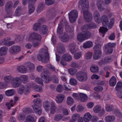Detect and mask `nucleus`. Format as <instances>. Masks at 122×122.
Returning a JSON list of instances; mask_svg holds the SVG:
<instances>
[{
    "mask_svg": "<svg viewBox=\"0 0 122 122\" xmlns=\"http://www.w3.org/2000/svg\"><path fill=\"white\" fill-rule=\"evenodd\" d=\"M79 8L81 9V11L83 12L84 17L87 21H91L92 19V15L88 11L89 7L88 1L87 0H80L79 2Z\"/></svg>",
    "mask_w": 122,
    "mask_h": 122,
    "instance_id": "obj_1",
    "label": "nucleus"
},
{
    "mask_svg": "<svg viewBox=\"0 0 122 122\" xmlns=\"http://www.w3.org/2000/svg\"><path fill=\"white\" fill-rule=\"evenodd\" d=\"M96 27V25L93 23H92L90 25H87L82 26L81 30L82 32V33L78 34L77 36V40L80 42H82L86 39L89 38L91 36V34L86 30L88 28H94Z\"/></svg>",
    "mask_w": 122,
    "mask_h": 122,
    "instance_id": "obj_2",
    "label": "nucleus"
},
{
    "mask_svg": "<svg viewBox=\"0 0 122 122\" xmlns=\"http://www.w3.org/2000/svg\"><path fill=\"white\" fill-rule=\"evenodd\" d=\"M5 83L7 84H10L14 88L18 87L21 84L20 78L17 77H14L11 75H6L4 78Z\"/></svg>",
    "mask_w": 122,
    "mask_h": 122,
    "instance_id": "obj_3",
    "label": "nucleus"
},
{
    "mask_svg": "<svg viewBox=\"0 0 122 122\" xmlns=\"http://www.w3.org/2000/svg\"><path fill=\"white\" fill-rule=\"evenodd\" d=\"M28 39L30 42L33 41V46L34 47H36L40 45L41 42V36L37 33L33 32L30 34Z\"/></svg>",
    "mask_w": 122,
    "mask_h": 122,
    "instance_id": "obj_4",
    "label": "nucleus"
},
{
    "mask_svg": "<svg viewBox=\"0 0 122 122\" xmlns=\"http://www.w3.org/2000/svg\"><path fill=\"white\" fill-rule=\"evenodd\" d=\"M40 52L37 56V59L43 63H46L49 60V56L47 49H42Z\"/></svg>",
    "mask_w": 122,
    "mask_h": 122,
    "instance_id": "obj_5",
    "label": "nucleus"
},
{
    "mask_svg": "<svg viewBox=\"0 0 122 122\" xmlns=\"http://www.w3.org/2000/svg\"><path fill=\"white\" fill-rule=\"evenodd\" d=\"M34 68V64L32 63H28L27 67L21 66H18L17 69V71L20 73H25L33 70Z\"/></svg>",
    "mask_w": 122,
    "mask_h": 122,
    "instance_id": "obj_6",
    "label": "nucleus"
},
{
    "mask_svg": "<svg viewBox=\"0 0 122 122\" xmlns=\"http://www.w3.org/2000/svg\"><path fill=\"white\" fill-rule=\"evenodd\" d=\"M76 77L77 79L79 81H84L87 79V73L86 72L79 71L76 74Z\"/></svg>",
    "mask_w": 122,
    "mask_h": 122,
    "instance_id": "obj_7",
    "label": "nucleus"
},
{
    "mask_svg": "<svg viewBox=\"0 0 122 122\" xmlns=\"http://www.w3.org/2000/svg\"><path fill=\"white\" fill-rule=\"evenodd\" d=\"M71 56L68 54H64L60 59V63L63 66H65L67 64L66 61H70L72 60Z\"/></svg>",
    "mask_w": 122,
    "mask_h": 122,
    "instance_id": "obj_8",
    "label": "nucleus"
},
{
    "mask_svg": "<svg viewBox=\"0 0 122 122\" xmlns=\"http://www.w3.org/2000/svg\"><path fill=\"white\" fill-rule=\"evenodd\" d=\"M69 21L70 22L73 23L76 20L78 16V12L76 10L71 11L68 14Z\"/></svg>",
    "mask_w": 122,
    "mask_h": 122,
    "instance_id": "obj_9",
    "label": "nucleus"
},
{
    "mask_svg": "<svg viewBox=\"0 0 122 122\" xmlns=\"http://www.w3.org/2000/svg\"><path fill=\"white\" fill-rule=\"evenodd\" d=\"M20 50V48L19 46L14 45L10 48L9 51L11 54H15L18 52Z\"/></svg>",
    "mask_w": 122,
    "mask_h": 122,
    "instance_id": "obj_10",
    "label": "nucleus"
},
{
    "mask_svg": "<svg viewBox=\"0 0 122 122\" xmlns=\"http://www.w3.org/2000/svg\"><path fill=\"white\" fill-rule=\"evenodd\" d=\"M49 72L47 71H44L41 74V77L44 79V81L46 83H48L50 81L49 77L48 75Z\"/></svg>",
    "mask_w": 122,
    "mask_h": 122,
    "instance_id": "obj_11",
    "label": "nucleus"
},
{
    "mask_svg": "<svg viewBox=\"0 0 122 122\" xmlns=\"http://www.w3.org/2000/svg\"><path fill=\"white\" fill-rule=\"evenodd\" d=\"M93 16L94 20L96 22L98 23H101V18H100V15L97 11H95L94 12Z\"/></svg>",
    "mask_w": 122,
    "mask_h": 122,
    "instance_id": "obj_12",
    "label": "nucleus"
},
{
    "mask_svg": "<svg viewBox=\"0 0 122 122\" xmlns=\"http://www.w3.org/2000/svg\"><path fill=\"white\" fill-rule=\"evenodd\" d=\"M18 99V98L17 97H15L14 98V101L11 100H10V102L6 103V105L8 108L10 109V108L11 107H13Z\"/></svg>",
    "mask_w": 122,
    "mask_h": 122,
    "instance_id": "obj_13",
    "label": "nucleus"
},
{
    "mask_svg": "<svg viewBox=\"0 0 122 122\" xmlns=\"http://www.w3.org/2000/svg\"><path fill=\"white\" fill-rule=\"evenodd\" d=\"M101 22L102 25L106 26L109 23V21L106 15H103L101 18Z\"/></svg>",
    "mask_w": 122,
    "mask_h": 122,
    "instance_id": "obj_14",
    "label": "nucleus"
},
{
    "mask_svg": "<svg viewBox=\"0 0 122 122\" xmlns=\"http://www.w3.org/2000/svg\"><path fill=\"white\" fill-rule=\"evenodd\" d=\"M5 5V11L7 13L9 14L11 12V10L12 7V3L10 1H8L6 3Z\"/></svg>",
    "mask_w": 122,
    "mask_h": 122,
    "instance_id": "obj_15",
    "label": "nucleus"
},
{
    "mask_svg": "<svg viewBox=\"0 0 122 122\" xmlns=\"http://www.w3.org/2000/svg\"><path fill=\"white\" fill-rule=\"evenodd\" d=\"M64 98L65 96L64 95L59 94L56 96L55 101L57 103H61L64 100Z\"/></svg>",
    "mask_w": 122,
    "mask_h": 122,
    "instance_id": "obj_16",
    "label": "nucleus"
},
{
    "mask_svg": "<svg viewBox=\"0 0 122 122\" xmlns=\"http://www.w3.org/2000/svg\"><path fill=\"white\" fill-rule=\"evenodd\" d=\"M83 118L85 122H89L92 117V116L89 112L86 113L83 115Z\"/></svg>",
    "mask_w": 122,
    "mask_h": 122,
    "instance_id": "obj_17",
    "label": "nucleus"
},
{
    "mask_svg": "<svg viewBox=\"0 0 122 122\" xmlns=\"http://www.w3.org/2000/svg\"><path fill=\"white\" fill-rule=\"evenodd\" d=\"M50 112L51 114H54L56 111V103L54 102H52L51 103Z\"/></svg>",
    "mask_w": 122,
    "mask_h": 122,
    "instance_id": "obj_18",
    "label": "nucleus"
},
{
    "mask_svg": "<svg viewBox=\"0 0 122 122\" xmlns=\"http://www.w3.org/2000/svg\"><path fill=\"white\" fill-rule=\"evenodd\" d=\"M115 44L113 43H109L107 45V54L111 53L113 51L112 48L115 46Z\"/></svg>",
    "mask_w": 122,
    "mask_h": 122,
    "instance_id": "obj_19",
    "label": "nucleus"
},
{
    "mask_svg": "<svg viewBox=\"0 0 122 122\" xmlns=\"http://www.w3.org/2000/svg\"><path fill=\"white\" fill-rule=\"evenodd\" d=\"M103 0H98L97 2V5L99 10L101 11L104 10L105 9L103 7Z\"/></svg>",
    "mask_w": 122,
    "mask_h": 122,
    "instance_id": "obj_20",
    "label": "nucleus"
},
{
    "mask_svg": "<svg viewBox=\"0 0 122 122\" xmlns=\"http://www.w3.org/2000/svg\"><path fill=\"white\" fill-rule=\"evenodd\" d=\"M32 107L34 111L37 114L40 115L42 113V110L41 108L38 105H34Z\"/></svg>",
    "mask_w": 122,
    "mask_h": 122,
    "instance_id": "obj_21",
    "label": "nucleus"
},
{
    "mask_svg": "<svg viewBox=\"0 0 122 122\" xmlns=\"http://www.w3.org/2000/svg\"><path fill=\"white\" fill-rule=\"evenodd\" d=\"M79 101L82 102H85L88 99L87 95L86 94L82 93H79Z\"/></svg>",
    "mask_w": 122,
    "mask_h": 122,
    "instance_id": "obj_22",
    "label": "nucleus"
},
{
    "mask_svg": "<svg viewBox=\"0 0 122 122\" xmlns=\"http://www.w3.org/2000/svg\"><path fill=\"white\" fill-rule=\"evenodd\" d=\"M115 119L114 116L110 115L106 116L104 118V120L106 122H112Z\"/></svg>",
    "mask_w": 122,
    "mask_h": 122,
    "instance_id": "obj_23",
    "label": "nucleus"
},
{
    "mask_svg": "<svg viewBox=\"0 0 122 122\" xmlns=\"http://www.w3.org/2000/svg\"><path fill=\"white\" fill-rule=\"evenodd\" d=\"M48 30V27L46 25H43L42 26L39 31L40 33L43 34H46Z\"/></svg>",
    "mask_w": 122,
    "mask_h": 122,
    "instance_id": "obj_24",
    "label": "nucleus"
},
{
    "mask_svg": "<svg viewBox=\"0 0 122 122\" xmlns=\"http://www.w3.org/2000/svg\"><path fill=\"white\" fill-rule=\"evenodd\" d=\"M101 54L102 52L101 51L95 50L93 56L94 59L95 60H96L99 59L100 58Z\"/></svg>",
    "mask_w": 122,
    "mask_h": 122,
    "instance_id": "obj_25",
    "label": "nucleus"
},
{
    "mask_svg": "<svg viewBox=\"0 0 122 122\" xmlns=\"http://www.w3.org/2000/svg\"><path fill=\"white\" fill-rule=\"evenodd\" d=\"M117 80L114 76H113L110 79L109 81V85L111 86H115L117 83Z\"/></svg>",
    "mask_w": 122,
    "mask_h": 122,
    "instance_id": "obj_26",
    "label": "nucleus"
},
{
    "mask_svg": "<svg viewBox=\"0 0 122 122\" xmlns=\"http://www.w3.org/2000/svg\"><path fill=\"white\" fill-rule=\"evenodd\" d=\"M43 107L45 111L47 112L49 110L50 106V103L48 101H46L43 102Z\"/></svg>",
    "mask_w": 122,
    "mask_h": 122,
    "instance_id": "obj_27",
    "label": "nucleus"
},
{
    "mask_svg": "<svg viewBox=\"0 0 122 122\" xmlns=\"http://www.w3.org/2000/svg\"><path fill=\"white\" fill-rule=\"evenodd\" d=\"M36 120L33 116L30 115L27 117L24 122H35Z\"/></svg>",
    "mask_w": 122,
    "mask_h": 122,
    "instance_id": "obj_28",
    "label": "nucleus"
},
{
    "mask_svg": "<svg viewBox=\"0 0 122 122\" xmlns=\"http://www.w3.org/2000/svg\"><path fill=\"white\" fill-rule=\"evenodd\" d=\"M93 43L90 41H88L85 42L83 44V47L85 48H90L92 46Z\"/></svg>",
    "mask_w": 122,
    "mask_h": 122,
    "instance_id": "obj_29",
    "label": "nucleus"
},
{
    "mask_svg": "<svg viewBox=\"0 0 122 122\" xmlns=\"http://www.w3.org/2000/svg\"><path fill=\"white\" fill-rule=\"evenodd\" d=\"M15 90L13 89L6 91L5 93L6 95L8 96H11L14 95L15 93Z\"/></svg>",
    "mask_w": 122,
    "mask_h": 122,
    "instance_id": "obj_30",
    "label": "nucleus"
},
{
    "mask_svg": "<svg viewBox=\"0 0 122 122\" xmlns=\"http://www.w3.org/2000/svg\"><path fill=\"white\" fill-rule=\"evenodd\" d=\"M80 117V115L78 113H75L72 116V119L70 121V122H75Z\"/></svg>",
    "mask_w": 122,
    "mask_h": 122,
    "instance_id": "obj_31",
    "label": "nucleus"
},
{
    "mask_svg": "<svg viewBox=\"0 0 122 122\" xmlns=\"http://www.w3.org/2000/svg\"><path fill=\"white\" fill-rule=\"evenodd\" d=\"M60 38L61 40L63 42L68 41L70 39V37L67 34H65L62 36L60 37Z\"/></svg>",
    "mask_w": 122,
    "mask_h": 122,
    "instance_id": "obj_32",
    "label": "nucleus"
},
{
    "mask_svg": "<svg viewBox=\"0 0 122 122\" xmlns=\"http://www.w3.org/2000/svg\"><path fill=\"white\" fill-rule=\"evenodd\" d=\"M8 48L5 47H3L0 48V56L4 55L7 54Z\"/></svg>",
    "mask_w": 122,
    "mask_h": 122,
    "instance_id": "obj_33",
    "label": "nucleus"
},
{
    "mask_svg": "<svg viewBox=\"0 0 122 122\" xmlns=\"http://www.w3.org/2000/svg\"><path fill=\"white\" fill-rule=\"evenodd\" d=\"M66 102L67 105L71 106L74 104V99L71 97H67Z\"/></svg>",
    "mask_w": 122,
    "mask_h": 122,
    "instance_id": "obj_34",
    "label": "nucleus"
},
{
    "mask_svg": "<svg viewBox=\"0 0 122 122\" xmlns=\"http://www.w3.org/2000/svg\"><path fill=\"white\" fill-rule=\"evenodd\" d=\"M114 107V106L112 105L107 104L106 105L105 109L107 111L111 112L113 110Z\"/></svg>",
    "mask_w": 122,
    "mask_h": 122,
    "instance_id": "obj_35",
    "label": "nucleus"
},
{
    "mask_svg": "<svg viewBox=\"0 0 122 122\" xmlns=\"http://www.w3.org/2000/svg\"><path fill=\"white\" fill-rule=\"evenodd\" d=\"M69 49L72 54H74L77 51L76 50L75 48V45L74 44L70 45L69 46Z\"/></svg>",
    "mask_w": 122,
    "mask_h": 122,
    "instance_id": "obj_36",
    "label": "nucleus"
},
{
    "mask_svg": "<svg viewBox=\"0 0 122 122\" xmlns=\"http://www.w3.org/2000/svg\"><path fill=\"white\" fill-rule=\"evenodd\" d=\"M90 70L92 72L96 73L98 71L99 68L97 66L92 65L90 67Z\"/></svg>",
    "mask_w": 122,
    "mask_h": 122,
    "instance_id": "obj_37",
    "label": "nucleus"
},
{
    "mask_svg": "<svg viewBox=\"0 0 122 122\" xmlns=\"http://www.w3.org/2000/svg\"><path fill=\"white\" fill-rule=\"evenodd\" d=\"M9 40V38H7L2 40L0 42V45H8Z\"/></svg>",
    "mask_w": 122,
    "mask_h": 122,
    "instance_id": "obj_38",
    "label": "nucleus"
},
{
    "mask_svg": "<svg viewBox=\"0 0 122 122\" xmlns=\"http://www.w3.org/2000/svg\"><path fill=\"white\" fill-rule=\"evenodd\" d=\"M29 13L31 14L34 11L35 8L33 4H29Z\"/></svg>",
    "mask_w": 122,
    "mask_h": 122,
    "instance_id": "obj_39",
    "label": "nucleus"
},
{
    "mask_svg": "<svg viewBox=\"0 0 122 122\" xmlns=\"http://www.w3.org/2000/svg\"><path fill=\"white\" fill-rule=\"evenodd\" d=\"M41 24L39 23H35L33 25V30L35 31H37L40 28Z\"/></svg>",
    "mask_w": 122,
    "mask_h": 122,
    "instance_id": "obj_40",
    "label": "nucleus"
},
{
    "mask_svg": "<svg viewBox=\"0 0 122 122\" xmlns=\"http://www.w3.org/2000/svg\"><path fill=\"white\" fill-rule=\"evenodd\" d=\"M21 78L22 81L23 83H26L28 81V77L26 75H22L21 76Z\"/></svg>",
    "mask_w": 122,
    "mask_h": 122,
    "instance_id": "obj_41",
    "label": "nucleus"
},
{
    "mask_svg": "<svg viewBox=\"0 0 122 122\" xmlns=\"http://www.w3.org/2000/svg\"><path fill=\"white\" fill-rule=\"evenodd\" d=\"M101 106L100 105H97L93 109L94 112L97 113L100 111L101 109Z\"/></svg>",
    "mask_w": 122,
    "mask_h": 122,
    "instance_id": "obj_42",
    "label": "nucleus"
},
{
    "mask_svg": "<svg viewBox=\"0 0 122 122\" xmlns=\"http://www.w3.org/2000/svg\"><path fill=\"white\" fill-rule=\"evenodd\" d=\"M63 31V29L62 24H60L58 25V27L57 29V33L59 34H61Z\"/></svg>",
    "mask_w": 122,
    "mask_h": 122,
    "instance_id": "obj_43",
    "label": "nucleus"
},
{
    "mask_svg": "<svg viewBox=\"0 0 122 122\" xmlns=\"http://www.w3.org/2000/svg\"><path fill=\"white\" fill-rule=\"evenodd\" d=\"M71 66L73 67L79 68L81 66V63L75 62H72L71 63Z\"/></svg>",
    "mask_w": 122,
    "mask_h": 122,
    "instance_id": "obj_44",
    "label": "nucleus"
},
{
    "mask_svg": "<svg viewBox=\"0 0 122 122\" xmlns=\"http://www.w3.org/2000/svg\"><path fill=\"white\" fill-rule=\"evenodd\" d=\"M63 117L62 115L61 114H57L54 117V119L56 121H59L61 120Z\"/></svg>",
    "mask_w": 122,
    "mask_h": 122,
    "instance_id": "obj_45",
    "label": "nucleus"
},
{
    "mask_svg": "<svg viewBox=\"0 0 122 122\" xmlns=\"http://www.w3.org/2000/svg\"><path fill=\"white\" fill-rule=\"evenodd\" d=\"M92 55V54L91 52H87L86 53L85 57L86 59H89L91 58Z\"/></svg>",
    "mask_w": 122,
    "mask_h": 122,
    "instance_id": "obj_46",
    "label": "nucleus"
},
{
    "mask_svg": "<svg viewBox=\"0 0 122 122\" xmlns=\"http://www.w3.org/2000/svg\"><path fill=\"white\" fill-rule=\"evenodd\" d=\"M25 117V114L24 113L20 114L18 116V119L20 120L23 121Z\"/></svg>",
    "mask_w": 122,
    "mask_h": 122,
    "instance_id": "obj_47",
    "label": "nucleus"
},
{
    "mask_svg": "<svg viewBox=\"0 0 122 122\" xmlns=\"http://www.w3.org/2000/svg\"><path fill=\"white\" fill-rule=\"evenodd\" d=\"M25 90V88L24 86L23 85H21L19 88L18 90V92L20 94H21L24 92Z\"/></svg>",
    "mask_w": 122,
    "mask_h": 122,
    "instance_id": "obj_48",
    "label": "nucleus"
},
{
    "mask_svg": "<svg viewBox=\"0 0 122 122\" xmlns=\"http://www.w3.org/2000/svg\"><path fill=\"white\" fill-rule=\"evenodd\" d=\"M122 87V82L119 81L117 82L115 87L116 91H118Z\"/></svg>",
    "mask_w": 122,
    "mask_h": 122,
    "instance_id": "obj_49",
    "label": "nucleus"
},
{
    "mask_svg": "<svg viewBox=\"0 0 122 122\" xmlns=\"http://www.w3.org/2000/svg\"><path fill=\"white\" fill-rule=\"evenodd\" d=\"M20 7L18 6L16 9L15 12V15L16 16L20 15L21 14Z\"/></svg>",
    "mask_w": 122,
    "mask_h": 122,
    "instance_id": "obj_50",
    "label": "nucleus"
},
{
    "mask_svg": "<svg viewBox=\"0 0 122 122\" xmlns=\"http://www.w3.org/2000/svg\"><path fill=\"white\" fill-rule=\"evenodd\" d=\"M44 6L42 3L38 5L37 9V12L39 13L41 12L44 8Z\"/></svg>",
    "mask_w": 122,
    "mask_h": 122,
    "instance_id": "obj_51",
    "label": "nucleus"
},
{
    "mask_svg": "<svg viewBox=\"0 0 122 122\" xmlns=\"http://www.w3.org/2000/svg\"><path fill=\"white\" fill-rule=\"evenodd\" d=\"M84 109V107L81 105H79L76 107V110L77 112H80Z\"/></svg>",
    "mask_w": 122,
    "mask_h": 122,
    "instance_id": "obj_52",
    "label": "nucleus"
},
{
    "mask_svg": "<svg viewBox=\"0 0 122 122\" xmlns=\"http://www.w3.org/2000/svg\"><path fill=\"white\" fill-rule=\"evenodd\" d=\"M34 88L36 91L39 92H42V88L41 87L38 86H35Z\"/></svg>",
    "mask_w": 122,
    "mask_h": 122,
    "instance_id": "obj_53",
    "label": "nucleus"
},
{
    "mask_svg": "<svg viewBox=\"0 0 122 122\" xmlns=\"http://www.w3.org/2000/svg\"><path fill=\"white\" fill-rule=\"evenodd\" d=\"M108 30L107 28L104 27H101L99 29V31L102 33L104 34L108 31Z\"/></svg>",
    "mask_w": 122,
    "mask_h": 122,
    "instance_id": "obj_54",
    "label": "nucleus"
},
{
    "mask_svg": "<svg viewBox=\"0 0 122 122\" xmlns=\"http://www.w3.org/2000/svg\"><path fill=\"white\" fill-rule=\"evenodd\" d=\"M94 105V103L93 102H90L87 103L86 106L88 108L91 109L93 107Z\"/></svg>",
    "mask_w": 122,
    "mask_h": 122,
    "instance_id": "obj_55",
    "label": "nucleus"
},
{
    "mask_svg": "<svg viewBox=\"0 0 122 122\" xmlns=\"http://www.w3.org/2000/svg\"><path fill=\"white\" fill-rule=\"evenodd\" d=\"M72 96L75 99L77 100H79V94L77 93H74L72 94Z\"/></svg>",
    "mask_w": 122,
    "mask_h": 122,
    "instance_id": "obj_56",
    "label": "nucleus"
},
{
    "mask_svg": "<svg viewBox=\"0 0 122 122\" xmlns=\"http://www.w3.org/2000/svg\"><path fill=\"white\" fill-rule=\"evenodd\" d=\"M81 52L76 53L74 55V58L76 59H78L81 57Z\"/></svg>",
    "mask_w": 122,
    "mask_h": 122,
    "instance_id": "obj_57",
    "label": "nucleus"
},
{
    "mask_svg": "<svg viewBox=\"0 0 122 122\" xmlns=\"http://www.w3.org/2000/svg\"><path fill=\"white\" fill-rule=\"evenodd\" d=\"M63 89L62 86L61 85H58L56 88V91L59 92H61Z\"/></svg>",
    "mask_w": 122,
    "mask_h": 122,
    "instance_id": "obj_58",
    "label": "nucleus"
},
{
    "mask_svg": "<svg viewBox=\"0 0 122 122\" xmlns=\"http://www.w3.org/2000/svg\"><path fill=\"white\" fill-rule=\"evenodd\" d=\"M70 83L71 85H74L76 84L77 82L75 79L74 78H72L70 80Z\"/></svg>",
    "mask_w": 122,
    "mask_h": 122,
    "instance_id": "obj_59",
    "label": "nucleus"
},
{
    "mask_svg": "<svg viewBox=\"0 0 122 122\" xmlns=\"http://www.w3.org/2000/svg\"><path fill=\"white\" fill-rule=\"evenodd\" d=\"M69 71L70 73L72 75L75 74L77 72V70L76 69L70 68L69 69Z\"/></svg>",
    "mask_w": 122,
    "mask_h": 122,
    "instance_id": "obj_60",
    "label": "nucleus"
},
{
    "mask_svg": "<svg viewBox=\"0 0 122 122\" xmlns=\"http://www.w3.org/2000/svg\"><path fill=\"white\" fill-rule=\"evenodd\" d=\"M33 102L35 104L34 105H37L40 104L41 102V100L39 98H37L34 100Z\"/></svg>",
    "mask_w": 122,
    "mask_h": 122,
    "instance_id": "obj_61",
    "label": "nucleus"
},
{
    "mask_svg": "<svg viewBox=\"0 0 122 122\" xmlns=\"http://www.w3.org/2000/svg\"><path fill=\"white\" fill-rule=\"evenodd\" d=\"M105 63H106L108 62H110L112 61L111 57L110 56L105 57L104 59Z\"/></svg>",
    "mask_w": 122,
    "mask_h": 122,
    "instance_id": "obj_62",
    "label": "nucleus"
},
{
    "mask_svg": "<svg viewBox=\"0 0 122 122\" xmlns=\"http://www.w3.org/2000/svg\"><path fill=\"white\" fill-rule=\"evenodd\" d=\"M115 114L119 118L122 117V114L120 111L118 110H117L115 113Z\"/></svg>",
    "mask_w": 122,
    "mask_h": 122,
    "instance_id": "obj_63",
    "label": "nucleus"
},
{
    "mask_svg": "<svg viewBox=\"0 0 122 122\" xmlns=\"http://www.w3.org/2000/svg\"><path fill=\"white\" fill-rule=\"evenodd\" d=\"M114 18L110 20V22L108 25V27L111 28L113 25L114 23Z\"/></svg>",
    "mask_w": 122,
    "mask_h": 122,
    "instance_id": "obj_64",
    "label": "nucleus"
}]
</instances>
